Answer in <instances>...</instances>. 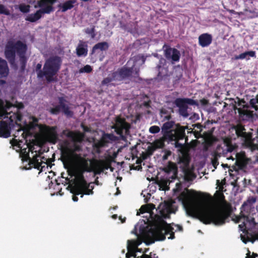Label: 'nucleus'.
I'll use <instances>...</instances> for the list:
<instances>
[{
	"instance_id": "nucleus-5",
	"label": "nucleus",
	"mask_w": 258,
	"mask_h": 258,
	"mask_svg": "<svg viewBox=\"0 0 258 258\" xmlns=\"http://www.w3.org/2000/svg\"><path fill=\"white\" fill-rule=\"evenodd\" d=\"M185 130L184 126H174L172 121H168L164 123L162 127V132L165 139L174 141L175 147L180 150L183 148L184 144H186L187 139L186 138L184 143H179V140L185 138Z\"/></svg>"
},
{
	"instance_id": "nucleus-25",
	"label": "nucleus",
	"mask_w": 258,
	"mask_h": 258,
	"mask_svg": "<svg viewBox=\"0 0 258 258\" xmlns=\"http://www.w3.org/2000/svg\"><path fill=\"white\" fill-rule=\"evenodd\" d=\"M9 73V69L6 60L0 58V75L2 77H6Z\"/></svg>"
},
{
	"instance_id": "nucleus-1",
	"label": "nucleus",
	"mask_w": 258,
	"mask_h": 258,
	"mask_svg": "<svg viewBox=\"0 0 258 258\" xmlns=\"http://www.w3.org/2000/svg\"><path fill=\"white\" fill-rule=\"evenodd\" d=\"M159 214L155 215L153 218L152 224L146 225L142 228L140 227V235L137 239L128 240L127 241V253L126 254L128 258H136V250L137 247L142 243L144 239H149L152 242L156 240H163L165 238L166 235H170L168 239L174 238V231H181L182 228L178 225L168 224L164 221V219L169 218L170 214L174 213L172 204L165 202L160 205Z\"/></svg>"
},
{
	"instance_id": "nucleus-3",
	"label": "nucleus",
	"mask_w": 258,
	"mask_h": 258,
	"mask_svg": "<svg viewBox=\"0 0 258 258\" xmlns=\"http://www.w3.org/2000/svg\"><path fill=\"white\" fill-rule=\"evenodd\" d=\"M179 199L189 215L197 214L200 221L205 224L212 223L221 225L228 217L221 203L199 200L195 194L188 192H181Z\"/></svg>"
},
{
	"instance_id": "nucleus-52",
	"label": "nucleus",
	"mask_w": 258,
	"mask_h": 258,
	"mask_svg": "<svg viewBox=\"0 0 258 258\" xmlns=\"http://www.w3.org/2000/svg\"><path fill=\"white\" fill-rule=\"evenodd\" d=\"M34 121H36H36H37V119H34Z\"/></svg>"
},
{
	"instance_id": "nucleus-26",
	"label": "nucleus",
	"mask_w": 258,
	"mask_h": 258,
	"mask_svg": "<svg viewBox=\"0 0 258 258\" xmlns=\"http://www.w3.org/2000/svg\"><path fill=\"white\" fill-rule=\"evenodd\" d=\"M255 57V53L253 51H246L235 56V59H249L250 57Z\"/></svg>"
},
{
	"instance_id": "nucleus-42",
	"label": "nucleus",
	"mask_w": 258,
	"mask_h": 258,
	"mask_svg": "<svg viewBox=\"0 0 258 258\" xmlns=\"http://www.w3.org/2000/svg\"><path fill=\"white\" fill-rule=\"evenodd\" d=\"M240 236H241V239L242 241L244 243H246L249 241V239L246 238L244 236L241 235Z\"/></svg>"
},
{
	"instance_id": "nucleus-35",
	"label": "nucleus",
	"mask_w": 258,
	"mask_h": 258,
	"mask_svg": "<svg viewBox=\"0 0 258 258\" xmlns=\"http://www.w3.org/2000/svg\"><path fill=\"white\" fill-rule=\"evenodd\" d=\"M86 32L91 35L92 38H94L95 37V34L94 33V28H92L91 29H87Z\"/></svg>"
},
{
	"instance_id": "nucleus-17",
	"label": "nucleus",
	"mask_w": 258,
	"mask_h": 258,
	"mask_svg": "<svg viewBox=\"0 0 258 258\" xmlns=\"http://www.w3.org/2000/svg\"><path fill=\"white\" fill-rule=\"evenodd\" d=\"M164 54L166 58L170 60L173 63L175 61H178L179 59L180 53L179 51L175 48L167 47L164 45Z\"/></svg>"
},
{
	"instance_id": "nucleus-29",
	"label": "nucleus",
	"mask_w": 258,
	"mask_h": 258,
	"mask_svg": "<svg viewBox=\"0 0 258 258\" xmlns=\"http://www.w3.org/2000/svg\"><path fill=\"white\" fill-rule=\"evenodd\" d=\"M75 1H69L64 3L62 5V11L66 12L68 10L71 9L73 7V4L75 3Z\"/></svg>"
},
{
	"instance_id": "nucleus-6",
	"label": "nucleus",
	"mask_w": 258,
	"mask_h": 258,
	"mask_svg": "<svg viewBox=\"0 0 258 258\" xmlns=\"http://www.w3.org/2000/svg\"><path fill=\"white\" fill-rule=\"evenodd\" d=\"M61 59L58 56H53L48 59L41 70V64L38 63L36 70L38 78L45 77L48 82H52L56 80V74L59 70Z\"/></svg>"
},
{
	"instance_id": "nucleus-7",
	"label": "nucleus",
	"mask_w": 258,
	"mask_h": 258,
	"mask_svg": "<svg viewBox=\"0 0 258 258\" xmlns=\"http://www.w3.org/2000/svg\"><path fill=\"white\" fill-rule=\"evenodd\" d=\"M13 105L8 101H4L0 99V136L8 137L10 135L9 123L13 122V113L12 111H9Z\"/></svg>"
},
{
	"instance_id": "nucleus-31",
	"label": "nucleus",
	"mask_w": 258,
	"mask_h": 258,
	"mask_svg": "<svg viewBox=\"0 0 258 258\" xmlns=\"http://www.w3.org/2000/svg\"><path fill=\"white\" fill-rule=\"evenodd\" d=\"M250 104L253 108L255 110H258V95L255 98L252 99L250 100Z\"/></svg>"
},
{
	"instance_id": "nucleus-44",
	"label": "nucleus",
	"mask_w": 258,
	"mask_h": 258,
	"mask_svg": "<svg viewBox=\"0 0 258 258\" xmlns=\"http://www.w3.org/2000/svg\"><path fill=\"white\" fill-rule=\"evenodd\" d=\"M140 211L141 213H143L145 212V210L143 207H142L140 209Z\"/></svg>"
},
{
	"instance_id": "nucleus-46",
	"label": "nucleus",
	"mask_w": 258,
	"mask_h": 258,
	"mask_svg": "<svg viewBox=\"0 0 258 258\" xmlns=\"http://www.w3.org/2000/svg\"><path fill=\"white\" fill-rule=\"evenodd\" d=\"M4 83H5V81H3V80H0V84H3Z\"/></svg>"
},
{
	"instance_id": "nucleus-27",
	"label": "nucleus",
	"mask_w": 258,
	"mask_h": 258,
	"mask_svg": "<svg viewBox=\"0 0 258 258\" xmlns=\"http://www.w3.org/2000/svg\"><path fill=\"white\" fill-rule=\"evenodd\" d=\"M108 48V45L107 42H100L94 45L92 49V52H95L97 49H99L101 51L105 50L107 49Z\"/></svg>"
},
{
	"instance_id": "nucleus-21",
	"label": "nucleus",
	"mask_w": 258,
	"mask_h": 258,
	"mask_svg": "<svg viewBox=\"0 0 258 258\" xmlns=\"http://www.w3.org/2000/svg\"><path fill=\"white\" fill-rule=\"evenodd\" d=\"M52 8L51 7H49L47 8V10H39L36 13L34 14H31L29 15L27 18L26 20L33 22H35L39 19H40L41 17V15L43 13H49L51 10Z\"/></svg>"
},
{
	"instance_id": "nucleus-50",
	"label": "nucleus",
	"mask_w": 258,
	"mask_h": 258,
	"mask_svg": "<svg viewBox=\"0 0 258 258\" xmlns=\"http://www.w3.org/2000/svg\"><path fill=\"white\" fill-rule=\"evenodd\" d=\"M138 226H139L138 225H136V227H135V229H136V230L137 229V228H138Z\"/></svg>"
},
{
	"instance_id": "nucleus-49",
	"label": "nucleus",
	"mask_w": 258,
	"mask_h": 258,
	"mask_svg": "<svg viewBox=\"0 0 258 258\" xmlns=\"http://www.w3.org/2000/svg\"><path fill=\"white\" fill-rule=\"evenodd\" d=\"M160 61L161 62H162V61H165V60L163 58H162V59H160Z\"/></svg>"
},
{
	"instance_id": "nucleus-37",
	"label": "nucleus",
	"mask_w": 258,
	"mask_h": 258,
	"mask_svg": "<svg viewBox=\"0 0 258 258\" xmlns=\"http://www.w3.org/2000/svg\"><path fill=\"white\" fill-rule=\"evenodd\" d=\"M0 13L8 15L9 11L3 5H0Z\"/></svg>"
},
{
	"instance_id": "nucleus-18",
	"label": "nucleus",
	"mask_w": 258,
	"mask_h": 258,
	"mask_svg": "<svg viewBox=\"0 0 258 258\" xmlns=\"http://www.w3.org/2000/svg\"><path fill=\"white\" fill-rule=\"evenodd\" d=\"M60 111H62L68 116H71L73 115V112L70 107L61 100H60L59 105L50 109V112L52 114H57Z\"/></svg>"
},
{
	"instance_id": "nucleus-19",
	"label": "nucleus",
	"mask_w": 258,
	"mask_h": 258,
	"mask_svg": "<svg viewBox=\"0 0 258 258\" xmlns=\"http://www.w3.org/2000/svg\"><path fill=\"white\" fill-rule=\"evenodd\" d=\"M116 140V137L111 134H106L103 135L101 139L97 141L95 143V146L97 148H101L104 147L107 144Z\"/></svg>"
},
{
	"instance_id": "nucleus-51",
	"label": "nucleus",
	"mask_w": 258,
	"mask_h": 258,
	"mask_svg": "<svg viewBox=\"0 0 258 258\" xmlns=\"http://www.w3.org/2000/svg\"><path fill=\"white\" fill-rule=\"evenodd\" d=\"M17 117L18 118L19 120H20V118H19V117L18 116V115H17Z\"/></svg>"
},
{
	"instance_id": "nucleus-39",
	"label": "nucleus",
	"mask_w": 258,
	"mask_h": 258,
	"mask_svg": "<svg viewBox=\"0 0 258 258\" xmlns=\"http://www.w3.org/2000/svg\"><path fill=\"white\" fill-rule=\"evenodd\" d=\"M20 9L21 11L26 13L29 11V6H25V5H21L20 7Z\"/></svg>"
},
{
	"instance_id": "nucleus-4",
	"label": "nucleus",
	"mask_w": 258,
	"mask_h": 258,
	"mask_svg": "<svg viewBox=\"0 0 258 258\" xmlns=\"http://www.w3.org/2000/svg\"><path fill=\"white\" fill-rule=\"evenodd\" d=\"M29 134L28 127H25L24 128H19L14 134L15 138L18 137V139H15V141L17 142V144L15 145L18 146L21 150L20 155L23 161L28 162L30 167H34L42 171L45 167L48 168V159L44 157H41L39 155L37 154L36 151L35 152V155H33L32 157L31 158L29 156V152L31 151V148H29L27 145L26 147L23 149H22L21 146V143L23 142L22 140H24Z\"/></svg>"
},
{
	"instance_id": "nucleus-22",
	"label": "nucleus",
	"mask_w": 258,
	"mask_h": 258,
	"mask_svg": "<svg viewBox=\"0 0 258 258\" xmlns=\"http://www.w3.org/2000/svg\"><path fill=\"white\" fill-rule=\"evenodd\" d=\"M212 40V36L207 33L202 34L199 37V44L202 47L209 45L211 43Z\"/></svg>"
},
{
	"instance_id": "nucleus-32",
	"label": "nucleus",
	"mask_w": 258,
	"mask_h": 258,
	"mask_svg": "<svg viewBox=\"0 0 258 258\" xmlns=\"http://www.w3.org/2000/svg\"><path fill=\"white\" fill-rule=\"evenodd\" d=\"M112 77L111 75H110L108 77L105 78L102 82V85H108L109 83H112V84H114L113 82Z\"/></svg>"
},
{
	"instance_id": "nucleus-38",
	"label": "nucleus",
	"mask_w": 258,
	"mask_h": 258,
	"mask_svg": "<svg viewBox=\"0 0 258 258\" xmlns=\"http://www.w3.org/2000/svg\"><path fill=\"white\" fill-rule=\"evenodd\" d=\"M140 258H158V256L156 255V254H152V253H150V255L143 254L140 257Z\"/></svg>"
},
{
	"instance_id": "nucleus-11",
	"label": "nucleus",
	"mask_w": 258,
	"mask_h": 258,
	"mask_svg": "<svg viewBox=\"0 0 258 258\" xmlns=\"http://www.w3.org/2000/svg\"><path fill=\"white\" fill-rule=\"evenodd\" d=\"M164 170L170 175L169 176L168 179H162L159 180L158 184L160 188H162V190H168L170 183L176 177L177 168L174 164L170 162L164 168Z\"/></svg>"
},
{
	"instance_id": "nucleus-40",
	"label": "nucleus",
	"mask_w": 258,
	"mask_h": 258,
	"mask_svg": "<svg viewBox=\"0 0 258 258\" xmlns=\"http://www.w3.org/2000/svg\"><path fill=\"white\" fill-rule=\"evenodd\" d=\"M212 162L213 165L214 166L215 168H216V166L218 164L217 159L216 157H215L212 159Z\"/></svg>"
},
{
	"instance_id": "nucleus-10",
	"label": "nucleus",
	"mask_w": 258,
	"mask_h": 258,
	"mask_svg": "<svg viewBox=\"0 0 258 258\" xmlns=\"http://www.w3.org/2000/svg\"><path fill=\"white\" fill-rule=\"evenodd\" d=\"M145 61V58L143 55H138L133 57L127 63L128 66L133 64L131 68H123L119 70L122 78L124 79L130 76L137 77L139 72L138 68L144 64Z\"/></svg>"
},
{
	"instance_id": "nucleus-13",
	"label": "nucleus",
	"mask_w": 258,
	"mask_h": 258,
	"mask_svg": "<svg viewBox=\"0 0 258 258\" xmlns=\"http://www.w3.org/2000/svg\"><path fill=\"white\" fill-rule=\"evenodd\" d=\"M189 158L187 155H182L179 157V167L182 169L185 180L191 181L196 176L193 173L192 170L189 166Z\"/></svg>"
},
{
	"instance_id": "nucleus-9",
	"label": "nucleus",
	"mask_w": 258,
	"mask_h": 258,
	"mask_svg": "<svg viewBox=\"0 0 258 258\" xmlns=\"http://www.w3.org/2000/svg\"><path fill=\"white\" fill-rule=\"evenodd\" d=\"M237 146L229 142H225L223 147L222 148V154L227 156V159H231L233 161L235 160V164L239 168L244 167L247 163V158L245 157V153L236 152Z\"/></svg>"
},
{
	"instance_id": "nucleus-47",
	"label": "nucleus",
	"mask_w": 258,
	"mask_h": 258,
	"mask_svg": "<svg viewBox=\"0 0 258 258\" xmlns=\"http://www.w3.org/2000/svg\"><path fill=\"white\" fill-rule=\"evenodd\" d=\"M116 217H117V215H114L112 216V218L113 219H116Z\"/></svg>"
},
{
	"instance_id": "nucleus-33",
	"label": "nucleus",
	"mask_w": 258,
	"mask_h": 258,
	"mask_svg": "<svg viewBox=\"0 0 258 258\" xmlns=\"http://www.w3.org/2000/svg\"><path fill=\"white\" fill-rule=\"evenodd\" d=\"M92 70V69L91 67L89 65H86L84 67L81 68L80 70V73H90Z\"/></svg>"
},
{
	"instance_id": "nucleus-12",
	"label": "nucleus",
	"mask_w": 258,
	"mask_h": 258,
	"mask_svg": "<svg viewBox=\"0 0 258 258\" xmlns=\"http://www.w3.org/2000/svg\"><path fill=\"white\" fill-rule=\"evenodd\" d=\"M39 131L45 141L53 144H55L57 140L56 126L40 125L39 126Z\"/></svg>"
},
{
	"instance_id": "nucleus-41",
	"label": "nucleus",
	"mask_w": 258,
	"mask_h": 258,
	"mask_svg": "<svg viewBox=\"0 0 258 258\" xmlns=\"http://www.w3.org/2000/svg\"><path fill=\"white\" fill-rule=\"evenodd\" d=\"M199 118V116L198 114L194 113L192 115H191L189 117V119L192 120H197Z\"/></svg>"
},
{
	"instance_id": "nucleus-24",
	"label": "nucleus",
	"mask_w": 258,
	"mask_h": 258,
	"mask_svg": "<svg viewBox=\"0 0 258 258\" xmlns=\"http://www.w3.org/2000/svg\"><path fill=\"white\" fill-rule=\"evenodd\" d=\"M256 199L255 197H250L247 200L243 203L242 206V208L243 211H246V212H248V211L251 210L252 208H253L252 207L253 205L256 202Z\"/></svg>"
},
{
	"instance_id": "nucleus-28",
	"label": "nucleus",
	"mask_w": 258,
	"mask_h": 258,
	"mask_svg": "<svg viewBox=\"0 0 258 258\" xmlns=\"http://www.w3.org/2000/svg\"><path fill=\"white\" fill-rule=\"evenodd\" d=\"M165 139L162 138L155 140L153 143V148L154 150L162 148L164 146Z\"/></svg>"
},
{
	"instance_id": "nucleus-16",
	"label": "nucleus",
	"mask_w": 258,
	"mask_h": 258,
	"mask_svg": "<svg viewBox=\"0 0 258 258\" xmlns=\"http://www.w3.org/2000/svg\"><path fill=\"white\" fill-rule=\"evenodd\" d=\"M174 103L179 108V114L184 117H187L190 114L187 112V105H194L196 102L191 99L177 98L175 100Z\"/></svg>"
},
{
	"instance_id": "nucleus-36",
	"label": "nucleus",
	"mask_w": 258,
	"mask_h": 258,
	"mask_svg": "<svg viewBox=\"0 0 258 258\" xmlns=\"http://www.w3.org/2000/svg\"><path fill=\"white\" fill-rule=\"evenodd\" d=\"M164 155H163V159L165 160L168 159V157L171 155V152L169 150H164L163 151Z\"/></svg>"
},
{
	"instance_id": "nucleus-14",
	"label": "nucleus",
	"mask_w": 258,
	"mask_h": 258,
	"mask_svg": "<svg viewBox=\"0 0 258 258\" xmlns=\"http://www.w3.org/2000/svg\"><path fill=\"white\" fill-rule=\"evenodd\" d=\"M112 128L114 129L115 132L117 135H119L121 138L123 139L126 136L129 134L130 125L128 123L126 122L123 118L117 116L115 118L114 123Z\"/></svg>"
},
{
	"instance_id": "nucleus-43",
	"label": "nucleus",
	"mask_w": 258,
	"mask_h": 258,
	"mask_svg": "<svg viewBox=\"0 0 258 258\" xmlns=\"http://www.w3.org/2000/svg\"><path fill=\"white\" fill-rule=\"evenodd\" d=\"M253 256H250L249 255H247L248 258H255V257H257L258 255L257 254H254L253 253Z\"/></svg>"
},
{
	"instance_id": "nucleus-23",
	"label": "nucleus",
	"mask_w": 258,
	"mask_h": 258,
	"mask_svg": "<svg viewBox=\"0 0 258 258\" xmlns=\"http://www.w3.org/2000/svg\"><path fill=\"white\" fill-rule=\"evenodd\" d=\"M77 53L79 56H86L87 54V45L86 42L80 41L77 48Z\"/></svg>"
},
{
	"instance_id": "nucleus-34",
	"label": "nucleus",
	"mask_w": 258,
	"mask_h": 258,
	"mask_svg": "<svg viewBox=\"0 0 258 258\" xmlns=\"http://www.w3.org/2000/svg\"><path fill=\"white\" fill-rule=\"evenodd\" d=\"M160 130V127L156 125L152 126L149 128V132L152 134L158 133Z\"/></svg>"
},
{
	"instance_id": "nucleus-2",
	"label": "nucleus",
	"mask_w": 258,
	"mask_h": 258,
	"mask_svg": "<svg viewBox=\"0 0 258 258\" xmlns=\"http://www.w3.org/2000/svg\"><path fill=\"white\" fill-rule=\"evenodd\" d=\"M64 165L76 179L75 187L71 190L75 195L72 198L74 202L78 200L76 195H81V197L83 198V195L93 194L94 183H87L83 176L84 172L93 171L100 173L108 168V165L102 161L88 160L78 155L68 159Z\"/></svg>"
},
{
	"instance_id": "nucleus-48",
	"label": "nucleus",
	"mask_w": 258,
	"mask_h": 258,
	"mask_svg": "<svg viewBox=\"0 0 258 258\" xmlns=\"http://www.w3.org/2000/svg\"><path fill=\"white\" fill-rule=\"evenodd\" d=\"M255 236L256 239H258V233L255 234Z\"/></svg>"
},
{
	"instance_id": "nucleus-8",
	"label": "nucleus",
	"mask_w": 258,
	"mask_h": 258,
	"mask_svg": "<svg viewBox=\"0 0 258 258\" xmlns=\"http://www.w3.org/2000/svg\"><path fill=\"white\" fill-rule=\"evenodd\" d=\"M27 49L26 45L18 41L17 42L11 40L7 43L5 49V55L6 58L10 61L14 60L15 53H17L20 58L22 63V70H24L26 61L25 56Z\"/></svg>"
},
{
	"instance_id": "nucleus-20",
	"label": "nucleus",
	"mask_w": 258,
	"mask_h": 258,
	"mask_svg": "<svg viewBox=\"0 0 258 258\" xmlns=\"http://www.w3.org/2000/svg\"><path fill=\"white\" fill-rule=\"evenodd\" d=\"M233 220L236 223H241L239 225V228L240 230L242 231L243 232H244L245 230L246 223L248 222L251 223H254V218H251L249 219L247 216L245 215L240 216H236Z\"/></svg>"
},
{
	"instance_id": "nucleus-30",
	"label": "nucleus",
	"mask_w": 258,
	"mask_h": 258,
	"mask_svg": "<svg viewBox=\"0 0 258 258\" xmlns=\"http://www.w3.org/2000/svg\"><path fill=\"white\" fill-rule=\"evenodd\" d=\"M111 75V76L112 77L113 81H120L123 79L122 78V77L121 76V74L119 72H116L115 73H112Z\"/></svg>"
},
{
	"instance_id": "nucleus-15",
	"label": "nucleus",
	"mask_w": 258,
	"mask_h": 258,
	"mask_svg": "<svg viewBox=\"0 0 258 258\" xmlns=\"http://www.w3.org/2000/svg\"><path fill=\"white\" fill-rule=\"evenodd\" d=\"M64 135L69 138L73 143V146H69L68 148L72 151L80 150V147L77 145V143L81 142L84 138V135L81 133H74L68 130H64L62 133Z\"/></svg>"
},
{
	"instance_id": "nucleus-45",
	"label": "nucleus",
	"mask_w": 258,
	"mask_h": 258,
	"mask_svg": "<svg viewBox=\"0 0 258 258\" xmlns=\"http://www.w3.org/2000/svg\"><path fill=\"white\" fill-rule=\"evenodd\" d=\"M19 108H23V105L22 103H20L19 104V105L17 106Z\"/></svg>"
}]
</instances>
